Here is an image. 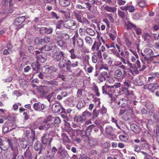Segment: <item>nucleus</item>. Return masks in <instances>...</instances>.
<instances>
[{
	"label": "nucleus",
	"mask_w": 159,
	"mask_h": 159,
	"mask_svg": "<svg viewBox=\"0 0 159 159\" xmlns=\"http://www.w3.org/2000/svg\"><path fill=\"white\" fill-rule=\"evenodd\" d=\"M50 48L48 46L45 45L44 48L39 49V50L35 51V55L37 58L38 63L44 62L46 60V58L45 57L44 53V51H49Z\"/></svg>",
	"instance_id": "obj_1"
},
{
	"label": "nucleus",
	"mask_w": 159,
	"mask_h": 159,
	"mask_svg": "<svg viewBox=\"0 0 159 159\" xmlns=\"http://www.w3.org/2000/svg\"><path fill=\"white\" fill-rule=\"evenodd\" d=\"M79 62L74 59L70 61L68 60L67 61V67L66 69L68 71H71V68L76 67L78 66Z\"/></svg>",
	"instance_id": "obj_2"
},
{
	"label": "nucleus",
	"mask_w": 159,
	"mask_h": 159,
	"mask_svg": "<svg viewBox=\"0 0 159 159\" xmlns=\"http://www.w3.org/2000/svg\"><path fill=\"white\" fill-rule=\"evenodd\" d=\"M64 53L62 51L60 52H53L52 55V61H60L62 57L64 56Z\"/></svg>",
	"instance_id": "obj_3"
},
{
	"label": "nucleus",
	"mask_w": 159,
	"mask_h": 159,
	"mask_svg": "<svg viewBox=\"0 0 159 159\" xmlns=\"http://www.w3.org/2000/svg\"><path fill=\"white\" fill-rule=\"evenodd\" d=\"M48 91L49 88L47 86H42L39 89V91L42 94L43 96L46 97L48 102H50L49 93Z\"/></svg>",
	"instance_id": "obj_4"
},
{
	"label": "nucleus",
	"mask_w": 159,
	"mask_h": 159,
	"mask_svg": "<svg viewBox=\"0 0 159 159\" xmlns=\"http://www.w3.org/2000/svg\"><path fill=\"white\" fill-rule=\"evenodd\" d=\"M52 110L53 113H58L61 111V113L65 112V109L61 107L59 103H53L52 106Z\"/></svg>",
	"instance_id": "obj_5"
},
{
	"label": "nucleus",
	"mask_w": 159,
	"mask_h": 159,
	"mask_svg": "<svg viewBox=\"0 0 159 159\" xmlns=\"http://www.w3.org/2000/svg\"><path fill=\"white\" fill-rule=\"evenodd\" d=\"M113 86H108L104 85L102 87V93L105 94H108L110 97H111L113 96L112 93L113 90L111 89L113 88Z\"/></svg>",
	"instance_id": "obj_6"
},
{
	"label": "nucleus",
	"mask_w": 159,
	"mask_h": 159,
	"mask_svg": "<svg viewBox=\"0 0 159 159\" xmlns=\"http://www.w3.org/2000/svg\"><path fill=\"white\" fill-rule=\"evenodd\" d=\"M63 25L65 28L72 30H75L77 27L76 22L72 20L66 21Z\"/></svg>",
	"instance_id": "obj_7"
},
{
	"label": "nucleus",
	"mask_w": 159,
	"mask_h": 159,
	"mask_svg": "<svg viewBox=\"0 0 159 159\" xmlns=\"http://www.w3.org/2000/svg\"><path fill=\"white\" fill-rule=\"evenodd\" d=\"M105 46L108 48H110L109 50L111 51V53L116 56L117 57H120L119 53L116 51L115 44L114 42L111 43L110 45L106 44Z\"/></svg>",
	"instance_id": "obj_8"
},
{
	"label": "nucleus",
	"mask_w": 159,
	"mask_h": 159,
	"mask_svg": "<svg viewBox=\"0 0 159 159\" xmlns=\"http://www.w3.org/2000/svg\"><path fill=\"white\" fill-rule=\"evenodd\" d=\"M7 144L3 143L0 145L2 150L5 151L8 150L9 147H11V149L13 150V146L12 143V140L11 139H8L7 140Z\"/></svg>",
	"instance_id": "obj_9"
},
{
	"label": "nucleus",
	"mask_w": 159,
	"mask_h": 159,
	"mask_svg": "<svg viewBox=\"0 0 159 159\" xmlns=\"http://www.w3.org/2000/svg\"><path fill=\"white\" fill-rule=\"evenodd\" d=\"M72 39L73 40V45L75 46V44L78 48H82L83 47V40L82 39L79 38L75 40V37H73L72 38Z\"/></svg>",
	"instance_id": "obj_10"
},
{
	"label": "nucleus",
	"mask_w": 159,
	"mask_h": 159,
	"mask_svg": "<svg viewBox=\"0 0 159 159\" xmlns=\"http://www.w3.org/2000/svg\"><path fill=\"white\" fill-rule=\"evenodd\" d=\"M86 118L83 116H81L76 115L74 118V121L75 122L77 123L79 125L83 123L86 120Z\"/></svg>",
	"instance_id": "obj_11"
},
{
	"label": "nucleus",
	"mask_w": 159,
	"mask_h": 159,
	"mask_svg": "<svg viewBox=\"0 0 159 159\" xmlns=\"http://www.w3.org/2000/svg\"><path fill=\"white\" fill-rule=\"evenodd\" d=\"M46 108L44 105L39 103H35L34 105V108L36 111H43Z\"/></svg>",
	"instance_id": "obj_12"
},
{
	"label": "nucleus",
	"mask_w": 159,
	"mask_h": 159,
	"mask_svg": "<svg viewBox=\"0 0 159 159\" xmlns=\"http://www.w3.org/2000/svg\"><path fill=\"white\" fill-rule=\"evenodd\" d=\"M26 18L25 16L17 17L15 20L14 24L15 25H19L25 21Z\"/></svg>",
	"instance_id": "obj_13"
},
{
	"label": "nucleus",
	"mask_w": 159,
	"mask_h": 159,
	"mask_svg": "<svg viewBox=\"0 0 159 159\" xmlns=\"http://www.w3.org/2000/svg\"><path fill=\"white\" fill-rule=\"evenodd\" d=\"M109 75L107 72L105 71L102 72L99 75L98 80L100 82H102L105 81L106 78Z\"/></svg>",
	"instance_id": "obj_14"
},
{
	"label": "nucleus",
	"mask_w": 159,
	"mask_h": 159,
	"mask_svg": "<svg viewBox=\"0 0 159 159\" xmlns=\"http://www.w3.org/2000/svg\"><path fill=\"white\" fill-rule=\"evenodd\" d=\"M67 50L70 53V57L71 59L73 60L78 58V57L76 55L74 49H70L69 48H67Z\"/></svg>",
	"instance_id": "obj_15"
},
{
	"label": "nucleus",
	"mask_w": 159,
	"mask_h": 159,
	"mask_svg": "<svg viewBox=\"0 0 159 159\" xmlns=\"http://www.w3.org/2000/svg\"><path fill=\"white\" fill-rule=\"evenodd\" d=\"M130 127L131 130L135 133H138L140 131V128L136 124H132Z\"/></svg>",
	"instance_id": "obj_16"
},
{
	"label": "nucleus",
	"mask_w": 159,
	"mask_h": 159,
	"mask_svg": "<svg viewBox=\"0 0 159 159\" xmlns=\"http://www.w3.org/2000/svg\"><path fill=\"white\" fill-rule=\"evenodd\" d=\"M62 149V146L61 145H60V147L58 148V153H59L61 156L62 158H66L67 155V152L65 150H61L60 151V150Z\"/></svg>",
	"instance_id": "obj_17"
},
{
	"label": "nucleus",
	"mask_w": 159,
	"mask_h": 159,
	"mask_svg": "<svg viewBox=\"0 0 159 159\" xmlns=\"http://www.w3.org/2000/svg\"><path fill=\"white\" fill-rule=\"evenodd\" d=\"M114 131L113 127L111 125H108L105 128V132L109 135H112Z\"/></svg>",
	"instance_id": "obj_18"
},
{
	"label": "nucleus",
	"mask_w": 159,
	"mask_h": 159,
	"mask_svg": "<svg viewBox=\"0 0 159 159\" xmlns=\"http://www.w3.org/2000/svg\"><path fill=\"white\" fill-rule=\"evenodd\" d=\"M77 99L76 98L70 97L67 98L66 101L70 103V104H72L73 106L75 105L77 103Z\"/></svg>",
	"instance_id": "obj_19"
},
{
	"label": "nucleus",
	"mask_w": 159,
	"mask_h": 159,
	"mask_svg": "<svg viewBox=\"0 0 159 159\" xmlns=\"http://www.w3.org/2000/svg\"><path fill=\"white\" fill-rule=\"evenodd\" d=\"M144 52L145 56L148 57L149 56H152L153 55V52L152 50L149 48H146L144 50Z\"/></svg>",
	"instance_id": "obj_20"
},
{
	"label": "nucleus",
	"mask_w": 159,
	"mask_h": 159,
	"mask_svg": "<svg viewBox=\"0 0 159 159\" xmlns=\"http://www.w3.org/2000/svg\"><path fill=\"white\" fill-rule=\"evenodd\" d=\"M101 45V43H98L95 42L92 48H91V50L93 52H94L95 49H96L97 51L99 50V48L100 47Z\"/></svg>",
	"instance_id": "obj_21"
},
{
	"label": "nucleus",
	"mask_w": 159,
	"mask_h": 159,
	"mask_svg": "<svg viewBox=\"0 0 159 159\" xmlns=\"http://www.w3.org/2000/svg\"><path fill=\"white\" fill-rule=\"evenodd\" d=\"M59 4L62 7H67L68 6L70 3V2L68 0H59Z\"/></svg>",
	"instance_id": "obj_22"
},
{
	"label": "nucleus",
	"mask_w": 159,
	"mask_h": 159,
	"mask_svg": "<svg viewBox=\"0 0 159 159\" xmlns=\"http://www.w3.org/2000/svg\"><path fill=\"white\" fill-rule=\"evenodd\" d=\"M105 10L107 11L113 13L116 11V8L115 7H110L107 5H106L104 7Z\"/></svg>",
	"instance_id": "obj_23"
},
{
	"label": "nucleus",
	"mask_w": 159,
	"mask_h": 159,
	"mask_svg": "<svg viewBox=\"0 0 159 159\" xmlns=\"http://www.w3.org/2000/svg\"><path fill=\"white\" fill-rule=\"evenodd\" d=\"M50 121L52 122H54L55 124L57 125L59 124L61 122V120L58 117H53L50 116Z\"/></svg>",
	"instance_id": "obj_24"
},
{
	"label": "nucleus",
	"mask_w": 159,
	"mask_h": 159,
	"mask_svg": "<svg viewBox=\"0 0 159 159\" xmlns=\"http://www.w3.org/2000/svg\"><path fill=\"white\" fill-rule=\"evenodd\" d=\"M58 66L60 69H62L64 68L65 67H67V61L65 62L64 59H62L59 62Z\"/></svg>",
	"instance_id": "obj_25"
},
{
	"label": "nucleus",
	"mask_w": 159,
	"mask_h": 159,
	"mask_svg": "<svg viewBox=\"0 0 159 159\" xmlns=\"http://www.w3.org/2000/svg\"><path fill=\"white\" fill-rule=\"evenodd\" d=\"M121 108L120 109L119 112L118 114L119 116H121L123 115L125 112L127 111L128 110L130 109V107H121Z\"/></svg>",
	"instance_id": "obj_26"
},
{
	"label": "nucleus",
	"mask_w": 159,
	"mask_h": 159,
	"mask_svg": "<svg viewBox=\"0 0 159 159\" xmlns=\"http://www.w3.org/2000/svg\"><path fill=\"white\" fill-rule=\"evenodd\" d=\"M133 84L136 86H141L143 85V81H141L140 79H135L133 80Z\"/></svg>",
	"instance_id": "obj_27"
},
{
	"label": "nucleus",
	"mask_w": 159,
	"mask_h": 159,
	"mask_svg": "<svg viewBox=\"0 0 159 159\" xmlns=\"http://www.w3.org/2000/svg\"><path fill=\"white\" fill-rule=\"evenodd\" d=\"M94 126V124H92L89 125L86 129V130L85 132V134L86 136H89L92 130L93 129V127Z\"/></svg>",
	"instance_id": "obj_28"
},
{
	"label": "nucleus",
	"mask_w": 159,
	"mask_h": 159,
	"mask_svg": "<svg viewBox=\"0 0 159 159\" xmlns=\"http://www.w3.org/2000/svg\"><path fill=\"white\" fill-rule=\"evenodd\" d=\"M122 100L123 104H121V106L119 107H130L128 105V101L125 99H121Z\"/></svg>",
	"instance_id": "obj_29"
},
{
	"label": "nucleus",
	"mask_w": 159,
	"mask_h": 159,
	"mask_svg": "<svg viewBox=\"0 0 159 159\" xmlns=\"http://www.w3.org/2000/svg\"><path fill=\"white\" fill-rule=\"evenodd\" d=\"M125 25L126 26L127 29V30H130L132 29L133 28L134 29L135 26V25L133 24L132 23L129 21H127L125 23Z\"/></svg>",
	"instance_id": "obj_30"
},
{
	"label": "nucleus",
	"mask_w": 159,
	"mask_h": 159,
	"mask_svg": "<svg viewBox=\"0 0 159 159\" xmlns=\"http://www.w3.org/2000/svg\"><path fill=\"white\" fill-rule=\"evenodd\" d=\"M84 128L83 126H81V128H77L75 130L78 135H80L81 136L83 134L84 131Z\"/></svg>",
	"instance_id": "obj_31"
},
{
	"label": "nucleus",
	"mask_w": 159,
	"mask_h": 159,
	"mask_svg": "<svg viewBox=\"0 0 159 159\" xmlns=\"http://www.w3.org/2000/svg\"><path fill=\"white\" fill-rule=\"evenodd\" d=\"M58 150L57 148L55 147H53L51 149V152H50V158H53L54 156Z\"/></svg>",
	"instance_id": "obj_32"
},
{
	"label": "nucleus",
	"mask_w": 159,
	"mask_h": 159,
	"mask_svg": "<svg viewBox=\"0 0 159 159\" xmlns=\"http://www.w3.org/2000/svg\"><path fill=\"white\" fill-rule=\"evenodd\" d=\"M85 32H86L88 34L92 36L94 35L95 34V32L91 28H88L85 30Z\"/></svg>",
	"instance_id": "obj_33"
},
{
	"label": "nucleus",
	"mask_w": 159,
	"mask_h": 159,
	"mask_svg": "<svg viewBox=\"0 0 159 159\" xmlns=\"http://www.w3.org/2000/svg\"><path fill=\"white\" fill-rule=\"evenodd\" d=\"M34 71L39 70L40 68V65L39 64L35 62H33L32 64L31 65Z\"/></svg>",
	"instance_id": "obj_34"
},
{
	"label": "nucleus",
	"mask_w": 159,
	"mask_h": 159,
	"mask_svg": "<svg viewBox=\"0 0 159 159\" xmlns=\"http://www.w3.org/2000/svg\"><path fill=\"white\" fill-rule=\"evenodd\" d=\"M123 74L122 72L119 69H117L114 72V76L116 77H121Z\"/></svg>",
	"instance_id": "obj_35"
},
{
	"label": "nucleus",
	"mask_w": 159,
	"mask_h": 159,
	"mask_svg": "<svg viewBox=\"0 0 159 159\" xmlns=\"http://www.w3.org/2000/svg\"><path fill=\"white\" fill-rule=\"evenodd\" d=\"M40 32L41 34H44V33L50 34L49 30L45 27L41 28L40 30Z\"/></svg>",
	"instance_id": "obj_36"
},
{
	"label": "nucleus",
	"mask_w": 159,
	"mask_h": 159,
	"mask_svg": "<svg viewBox=\"0 0 159 159\" xmlns=\"http://www.w3.org/2000/svg\"><path fill=\"white\" fill-rule=\"evenodd\" d=\"M123 92L127 96H133L134 94L133 91H130L126 89H124Z\"/></svg>",
	"instance_id": "obj_37"
},
{
	"label": "nucleus",
	"mask_w": 159,
	"mask_h": 159,
	"mask_svg": "<svg viewBox=\"0 0 159 159\" xmlns=\"http://www.w3.org/2000/svg\"><path fill=\"white\" fill-rule=\"evenodd\" d=\"M123 92L127 96H133L134 94L133 91H130L126 89H124Z\"/></svg>",
	"instance_id": "obj_38"
},
{
	"label": "nucleus",
	"mask_w": 159,
	"mask_h": 159,
	"mask_svg": "<svg viewBox=\"0 0 159 159\" xmlns=\"http://www.w3.org/2000/svg\"><path fill=\"white\" fill-rule=\"evenodd\" d=\"M100 113L99 111V110H97L95 109L93 110L92 113V115L93 117L92 119H93L95 118H96L98 117Z\"/></svg>",
	"instance_id": "obj_39"
},
{
	"label": "nucleus",
	"mask_w": 159,
	"mask_h": 159,
	"mask_svg": "<svg viewBox=\"0 0 159 159\" xmlns=\"http://www.w3.org/2000/svg\"><path fill=\"white\" fill-rule=\"evenodd\" d=\"M137 4L139 6L141 7H143L146 5V3L145 0H140L138 2Z\"/></svg>",
	"instance_id": "obj_40"
},
{
	"label": "nucleus",
	"mask_w": 159,
	"mask_h": 159,
	"mask_svg": "<svg viewBox=\"0 0 159 159\" xmlns=\"http://www.w3.org/2000/svg\"><path fill=\"white\" fill-rule=\"evenodd\" d=\"M42 142L44 144H50V140L49 139H47V137L45 135L43 136L42 138Z\"/></svg>",
	"instance_id": "obj_41"
},
{
	"label": "nucleus",
	"mask_w": 159,
	"mask_h": 159,
	"mask_svg": "<svg viewBox=\"0 0 159 159\" xmlns=\"http://www.w3.org/2000/svg\"><path fill=\"white\" fill-rule=\"evenodd\" d=\"M93 89L97 96H100V93L99 92L97 86L95 85L94 86H93Z\"/></svg>",
	"instance_id": "obj_42"
},
{
	"label": "nucleus",
	"mask_w": 159,
	"mask_h": 159,
	"mask_svg": "<svg viewBox=\"0 0 159 159\" xmlns=\"http://www.w3.org/2000/svg\"><path fill=\"white\" fill-rule=\"evenodd\" d=\"M41 145L39 142H37L34 145V149L36 151H38L41 148Z\"/></svg>",
	"instance_id": "obj_43"
},
{
	"label": "nucleus",
	"mask_w": 159,
	"mask_h": 159,
	"mask_svg": "<svg viewBox=\"0 0 159 159\" xmlns=\"http://www.w3.org/2000/svg\"><path fill=\"white\" fill-rule=\"evenodd\" d=\"M75 15L76 19L79 21L81 23L83 22V21L82 20V16H81L80 15L77 13H75Z\"/></svg>",
	"instance_id": "obj_44"
},
{
	"label": "nucleus",
	"mask_w": 159,
	"mask_h": 159,
	"mask_svg": "<svg viewBox=\"0 0 159 159\" xmlns=\"http://www.w3.org/2000/svg\"><path fill=\"white\" fill-rule=\"evenodd\" d=\"M151 35L149 33H145L143 34V37L145 40H148L151 38Z\"/></svg>",
	"instance_id": "obj_45"
},
{
	"label": "nucleus",
	"mask_w": 159,
	"mask_h": 159,
	"mask_svg": "<svg viewBox=\"0 0 159 159\" xmlns=\"http://www.w3.org/2000/svg\"><path fill=\"white\" fill-rule=\"evenodd\" d=\"M51 16L52 18L56 19H58L59 18V16L58 14L54 11L51 12Z\"/></svg>",
	"instance_id": "obj_46"
},
{
	"label": "nucleus",
	"mask_w": 159,
	"mask_h": 159,
	"mask_svg": "<svg viewBox=\"0 0 159 159\" xmlns=\"http://www.w3.org/2000/svg\"><path fill=\"white\" fill-rule=\"evenodd\" d=\"M43 70L44 71L43 73L45 74H49L50 71V68L48 66H46L43 67Z\"/></svg>",
	"instance_id": "obj_47"
},
{
	"label": "nucleus",
	"mask_w": 159,
	"mask_h": 159,
	"mask_svg": "<svg viewBox=\"0 0 159 159\" xmlns=\"http://www.w3.org/2000/svg\"><path fill=\"white\" fill-rule=\"evenodd\" d=\"M44 124L43 125H44L45 129H47L49 128L50 125L49 120H45V122H44Z\"/></svg>",
	"instance_id": "obj_48"
},
{
	"label": "nucleus",
	"mask_w": 159,
	"mask_h": 159,
	"mask_svg": "<svg viewBox=\"0 0 159 159\" xmlns=\"http://www.w3.org/2000/svg\"><path fill=\"white\" fill-rule=\"evenodd\" d=\"M43 42V40L39 38H36L34 41L35 43L37 45L41 44Z\"/></svg>",
	"instance_id": "obj_49"
},
{
	"label": "nucleus",
	"mask_w": 159,
	"mask_h": 159,
	"mask_svg": "<svg viewBox=\"0 0 159 159\" xmlns=\"http://www.w3.org/2000/svg\"><path fill=\"white\" fill-rule=\"evenodd\" d=\"M124 86L127 87H129L131 86L130 81L129 80H127L123 82Z\"/></svg>",
	"instance_id": "obj_50"
},
{
	"label": "nucleus",
	"mask_w": 159,
	"mask_h": 159,
	"mask_svg": "<svg viewBox=\"0 0 159 159\" xmlns=\"http://www.w3.org/2000/svg\"><path fill=\"white\" fill-rule=\"evenodd\" d=\"M61 116L63 119V120L65 122H66L69 120V119L67 116L64 114H63V113H61Z\"/></svg>",
	"instance_id": "obj_51"
},
{
	"label": "nucleus",
	"mask_w": 159,
	"mask_h": 159,
	"mask_svg": "<svg viewBox=\"0 0 159 159\" xmlns=\"http://www.w3.org/2000/svg\"><path fill=\"white\" fill-rule=\"evenodd\" d=\"M85 40L87 43H88L90 45L92 44V40L90 37L89 36H87L85 38Z\"/></svg>",
	"instance_id": "obj_52"
},
{
	"label": "nucleus",
	"mask_w": 159,
	"mask_h": 159,
	"mask_svg": "<svg viewBox=\"0 0 159 159\" xmlns=\"http://www.w3.org/2000/svg\"><path fill=\"white\" fill-rule=\"evenodd\" d=\"M82 116L85 117L86 118V116H87L88 117H90L91 116V114L90 112L85 111L83 112L82 114Z\"/></svg>",
	"instance_id": "obj_53"
},
{
	"label": "nucleus",
	"mask_w": 159,
	"mask_h": 159,
	"mask_svg": "<svg viewBox=\"0 0 159 159\" xmlns=\"http://www.w3.org/2000/svg\"><path fill=\"white\" fill-rule=\"evenodd\" d=\"M13 5L14 3L13 2H12L11 0H10L9 7L10 8V9L9 10V11L10 12H11L13 11V9L14 8Z\"/></svg>",
	"instance_id": "obj_54"
},
{
	"label": "nucleus",
	"mask_w": 159,
	"mask_h": 159,
	"mask_svg": "<svg viewBox=\"0 0 159 159\" xmlns=\"http://www.w3.org/2000/svg\"><path fill=\"white\" fill-rule=\"evenodd\" d=\"M85 30L83 28H80L79 30V33L80 34L81 36H85Z\"/></svg>",
	"instance_id": "obj_55"
},
{
	"label": "nucleus",
	"mask_w": 159,
	"mask_h": 159,
	"mask_svg": "<svg viewBox=\"0 0 159 159\" xmlns=\"http://www.w3.org/2000/svg\"><path fill=\"white\" fill-rule=\"evenodd\" d=\"M100 69H104L105 70H107L108 69V67L107 65L102 63L101 64Z\"/></svg>",
	"instance_id": "obj_56"
},
{
	"label": "nucleus",
	"mask_w": 159,
	"mask_h": 159,
	"mask_svg": "<svg viewBox=\"0 0 159 159\" xmlns=\"http://www.w3.org/2000/svg\"><path fill=\"white\" fill-rule=\"evenodd\" d=\"M153 117L155 120L159 122V111L156 112L155 114L153 116Z\"/></svg>",
	"instance_id": "obj_57"
},
{
	"label": "nucleus",
	"mask_w": 159,
	"mask_h": 159,
	"mask_svg": "<svg viewBox=\"0 0 159 159\" xmlns=\"http://www.w3.org/2000/svg\"><path fill=\"white\" fill-rule=\"evenodd\" d=\"M118 14V15L122 18H125V13L123 11L119 10Z\"/></svg>",
	"instance_id": "obj_58"
},
{
	"label": "nucleus",
	"mask_w": 159,
	"mask_h": 159,
	"mask_svg": "<svg viewBox=\"0 0 159 159\" xmlns=\"http://www.w3.org/2000/svg\"><path fill=\"white\" fill-rule=\"evenodd\" d=\"M134 29L135 30L137 35H139L142 33L141 29L139 28L136 27V26H135Z\"/></svg>",
	"instance_id": "obj_59"
},
{
	"label": "nucleus",
	"mask_w": 159,
	"mask_h": 159,
	"mask_svg": "<svg viewBox=\"0 0 159 159\" xmlns=\"http://www.w3.org/2000/svg\"><path fill=\"white\" fill-rule=\"evenodd\" d=\"M142 148L144 150L148 149L149 148V145L147 143H143L142 145Z\"/></svg>",
	"instance_id": "obj_60"
},
{
	"label": "nucleus",
	"mask_w": 159,
	"mask_h": 159,
	"mask_svg": "<svg viewBox=\"0 0 159 159\" xmlns=\"http://www.w3.org/2000/svg\"><path fill=\"white\" fill-rule=\"evenodd\" d=\"M64 21L62 20H59L57 21L56 25V28L60 29L61 26V25L63 24Z\"/></svg>",
	"instance_id": "obj_61"
},
{
	"label": "nucleus",
	"mask_w": 159,
	"mask_h": 159,
	"mask_svg": "<svg viewBox=\"0 0 159 159\" xmlns=\"http://www.w3.org/2000/svg\"><path fill=\"white\" fill-rule=\"evenodd\" d=\"M99 111L101 114H103L106 113L107 109L105 107H103L101 109L99 110Z\"/></svg>",
	"instance_id": "obj_62"
},
{
	"label": "nucleus",
	"mask_w": 159,
	"mask_h": 159,
	"mask_svg": "<svg viewBox=\"0 0 159 159\" xmlns=\"http://www.w3.org/2000/svg\"><path fill=\"white\" fill-rule=\"evenodd\" d=\"M84 106V104L81 101H79L77 104L76 105V107L78 109L81 108Z\"/></svg>",
	"instance_id": "obj_63"
},
{
	"label": "nucleus",
	"mask_w": 159,
	"mask_h": 159,
	"mask_svg": "<svg viewBox=\"0 0 159 159\" xmlns=\"http://www.w3.org/2000/svg\"><path fill=\"white\" fill-rule=\"evenodd\" d=\"M62 137L63 139L66 141H68L69 139L68 136L65 133H63L61 134Z\"/></svg>",
	"instance_id": "obj_64"
}]
</instances>
